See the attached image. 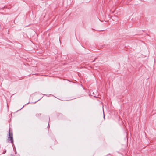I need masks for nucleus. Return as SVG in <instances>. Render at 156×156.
I'll list each match as a JSON object with an SVG mask.
<instances>
[{
  "label": "nucleus",
  "instance_id": "obj_5",
  "mask_svg": "<svg viewBox=\"0 0 156 156\" xmlns=\"http://www.w3.org/2000/svg\"><path fill=\"white\" fill-rule=\"evenodd\" d=\"M22 108H23V107H22V108H21V109H22Z\"/></svg>",
  "mask_w": 156,
  "mask_h": 156
},
{
  "label": "nucleus",
  "instance_id": "obj_1",
  "mask_svg": "<svg viewBox=\"0 0 156 156\" xmlns=\"http://www.w3.org/2000/svg\"><path fill=\"white\" fill-rule=\"evenodd\" d=\"M7 141L8 142H10L12 143L13 142L12 133L10 132V129L9 130V134L8 136Z\"/></svg>",
  "mask_w": 156,
  "mask_h": 156
},
{
  "label": "nucleus",
  "instance_id": "obj_3",
  "mask_svg": "<svg viewBox=\"0 0 156 156\" xmlns=\"http://www.w3.org/2000/svg\"><path fill=\"white\" fill-rule=\"evenodd\" d=\"M22 108H23V107H22V108H21V109H22Z\"/></svg>",
  "mask_w": 156,
  "mask_h": 156
},
{
  "label": "nucleus",
  "instance_id": "obj_6",
  "mask_svg": "<svg viewBox=\"0 0 156 156\" xmlns=\"http://www.w3.org/2000/svg\"><path fill=\"white\" fill-rule=\"evenodd\" d=\"M37 115H38H38H36V116H37Z\"/></svg>",
  "mask_w": 156,
  "mask_h": 156
},
{
  "label": "nucleus",
  "instance_id": "obj_2",
  "mask_svg": "<svg viewBox=\"0 0 156 156\" xmlns=\"http://www.w3.org/2000/svg\"><path fill=\"white\" fill-rule=\"evenodd\" d=\"M6 152V150H5L3 152L2 154H4Z\"/></svg>",
  "mask_w": 156,
  "mask_h": 156
},
{
  "label": "nucleus",
  "instance_id": "obj_4",
  "mask_svg": "<svg viewBox=\"0 0 156 156\" xmlns=\"http://www.w3.org/2000/svg\"><path fill=\"white\" fill-rule=\"evenodd\" d=\"M22 108H23V107H22V108H21V109H22Z\"/></svg>",
  "mask_w": 156,
  "mask_h": 156
}]
</instances>
